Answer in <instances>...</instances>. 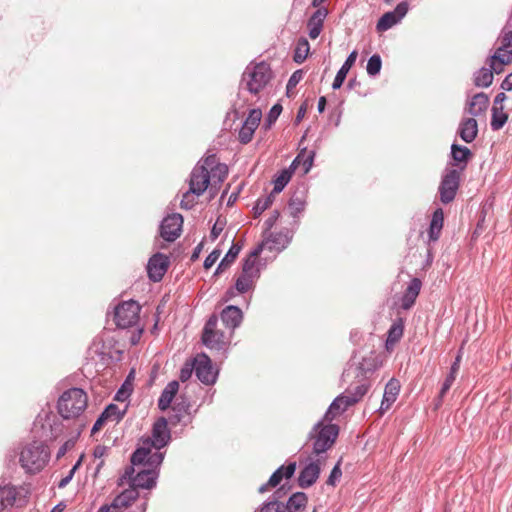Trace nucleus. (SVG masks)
<instances>
[{
  "label": "nucleus",
  "mask_w": 512,
  "mask_h": 512,
  "mask_svg": "<svg viewBox=\"0 0 512 512\" xmlns=\"http://www.w3.org/2000/svg\"><path fill=\"white\" fill-rule=\"evenodd\" d=\"M49 449L42 442H32L24 446L20 452L19 462L27 473H38L48 463Z\"/></svg>",
  "instance_id": "f257e3e1"
},
{
  "label": "nucleus",
  "mask_w": 512,
  "mask_h": 512,
  "mask_svg": "<svg viewBox=\"0 0 512 512\" xmlns=\"http://www.w3.org/2000/svg\"><path fill=\"white\" fill-rule=\"evenodd\" d=\"M87 394L80 388H71L65 391L58 400V412L65 418L80 416L87 407Z\"/></svg>",
  "instance_id": "f03ea898"
},
{
  "label": "nucleus",
  "mask_w": 512,
  "mask_h": 512,
  "mask_svg": "<svg viewBox=\"0 0 512 512\" xmlns=\"http://www.w3.org/2000/svg\"><path fill=\"white\" fill-rule=\"evenodd\" d=\"M338 434L339 427L331 424L330 421H324L323 418L310 433V438L313 440V454L317 457L323 456L322 454L334 445Z\"/></svg>",
  "instance_id": "7ed1b4c3"
},
{
  "label": "nucleus",
  "mask_w": 512,
  "mask_h": 512,
  "mask_svg": "<svg viewBox=\"0 0 512 512\" xmlns=\"http://www.w3.org/2000/svg\"><path fill=\"white\" fill-rule=\"evenodd\" d=\"M272 79L270 65L260 62L246 68L242 76V85L251 94L258 95Z\"/></svg>",
  "instance_id": "20e7f679"
},
{
  "label": "nucleus",
  "mask_w": 512,
  "mask_h": 512,
  "mask_svg": "<svg viewBox=\"0 0 512 512\" xmlns=\"http://www.w3.org/2000/svg\"><path fill=\"white\" fill-rule=\"evenodd\" d=\"M141 307L134 301H124L115 307L114 321L120 328H128L136 325L139 321Z\"/></svg>",
  "instance_id": "39448f33"
},
{
  "label": "nucleus",
  "mask_w": 512,
  "mask_h": 512,
  "mask_svg": "<svg viewBox=\"0 0 512 512\" xmlns=\"http://www.w3.org/2000/svg\"><path fill=\"white\" fill-rule=\"evenodd\" d=\"M217 316L212 315L205 324L202 334V342L210 349H222L225 344L224 334L217 330Z\"/></svg>",
  "instance_id": "423d86ee"
},
{
  "label": "nucleus",
  "mask_w": 512,
  "mask_h": 512,
  "mask_svg": "<svg viewBox=\"0 0 512 512\" xmlns=\"http://www.w3.org/2000/svg\"><path fill=\"white\" fill-rule=\"evenodd\" d=\"M290 241V232L287 230L286 232H278V233H270L265 236L264 240L261 244L258 245L251 252V257L257 259L259 254L263 249H268L269 251H281L284 249Z\"/></svg>",
  "instance_id": "0eeeda50"
},
{
  "label": "nucleus",
  "mask_w": 512,
  "mask_h": 512,
  "mask_svg": "<svg viewBox=\"0 0 512 512\" xmlns=\"http://www.w3.org/2000/svg\"><path fill=\"white\" fill-rule=\"evenodd\" d=\"M382 365V362L377 356L371 354L368 357H364L355 367L350 366L343 373V380L346 382L351 376L362 377L366 379L369 374H372Z\"/></svg>",
  "instance_id": "6e6552de"
},
{
  "label": "nucleus",
  "mask_w": 512,
  "mask_h": 512,
  "mask_svg": "<svg viewBox=\"0 0 512 512\" xmlns=\"http://www.w3.org/2000/svg\"><path fill=\"white\" fill-rule=\"evenodd\" d=\"M193 362L196 376L202 383L211 385L216 381L217 371L206 354H198Z\"/></svg>",
  "instance_id": "1a4fd4ad"
},
{
  "label": "nucleus",
  "mask_w": 512,
  "mask_h": 512,
  "mask_svg": "<svg viewBox=\"0 0 512 512\" xmlns=\"http://www.w3.org/2000/svg\"><path fill=\"white\" fill-rule=\"evenodd\" d=\"M324 463V456H319L315 460L310 458V462L300 471L298 477L299 486L301 488H308L312 486L317 481Z\"/></svg>",
  "instance_id": "9d476101"
},
{
  "label": "nucleus",
  "mask_w": 512,
  "mask_h": 512,
  "mask_svg": "<svg viewBox=\"0 0 512 512\" xmlns=\"http://www.w3.org/2000/svg\"><path fill=\"white\" fill-rule=\"evenodd\" d=\"M27 494L28 491L23 487H0V511L15 504L23 505L26 502Z\"/></svg>",
  "instance_id": "9b49d317"
},
{
  "label": "nucleus",
  "mask_w": 512,
  "mask_h": 512,
  "mask_svg": "<svg viewBox=\"0 0 512 512\" xmlns=\"http://www.w3.org/2000/svg\"><path fill=\"white\" fill-rule=\"evenodd\" d=\"M460 173L457 170L449 171L439 187L440 199L443 203L447 204L453 201L457 190L459 188Z\"/></svg>",
  "instance_id": "f8f14e48"
},
{
  "label": "nucleus",
  "mask_w": 512,
  "mask_h": 512,
  "mask_svg": "<svg viewBox=\"0 0 512 512\" xmlns=\"http://www.w3.org/2000/svg\"><path fill=\"white\" fill-rule=\"evenodd\" d=\"M206 171L210 174V185L212 188L220 185L228 174V167L225 164L219 163L216 155H208L203 159Z\"/></svg>",
  "instance_id": "ddd939ff"
},
{
  "label": "nucleus",
  "mask_w": 512,
  "mask_h": 512,
  "mask_svg": "<svg viewBox=\"0 0 512 512\" xmlns=\"http://www.w3.org/2000/svg\"><path fill=\"white\" fill-rule=\"evenodd\" d=\"M183 218L180 214L165 217L160 226L161 237L169 242L176 240L182 231Z\"/></svg>",
  "instance_id": "4468645a"
},
{
  "label": "nucleus",
  "mask_w": 512,
  "mask_h": 512,
  "mask_svg": "<svg viewBox=\"0 0 512 512\" xmlns=\"http://www.w3.org/2000/svg\"><path fill=\"white\" fill-rule=\"evenodd\" d=\"M256 259L249 257L245 260L242 268V273L236 280V289L240 293H245L252 288L254 278L257 275L258 270L255 267Z\"/></svg>",
  "instance_id": "2eb2a0df"
},
{
  "label": "nucleus",
  "mask_w": 512,
  "mask_h": 512,
  "mask_svg": "<svg viewBox=\"0 0 512 512\" xmlns=\"http://www.w3.org/2000/svg\"><path fill=\"white\" fill-rule=\"evenodd\" d=\"M210 185V174L206 171L204 163L194 167L190 175L189 186L196 195H202Z\"/></svg>",
  "instance_id": "dca6fc26"
},
{
  "label": "nucleus",
  "mask_w": 512,
  "mask_h": 512,
  "mask_svg": "<svg viewBox=\"0 0 512 512\" xmlns=\"http://www.w3.org/2000/svg\"><path fill=\"white\" fill-rule=\"evenodd\" d=\"M262 118V112L260 109H252L249 112L243 126L239 131V141L242 144H248L254 135L255 130L258 128Z\"/></svg>",
  "instance_id": "f3484780"
},
{
  "label": "nucleus",
  "mask_w": 512,
  "mask_h": 512,
  "mask_svg": "<svg viewBox=\"0 0 512 512\" xmlns=\"http://www.w3.org/2000/svg\"><path fill=\"white\" fill-rule=\"evenodd\" d=\"M149 445L156 449L163 448L170 439V432L168 430V423L164 417L159 418L153 425L152 436Z\"/></svg>",
  "instance_id": "a211bd4d"
},
{
  "label": "nucleus",
  "mask_w": 512,
  "mask_h": 512,
  "mask_svg": "<svg viewBox=\"0 0 512 512\" xmlns=\"http://www.w3.org/2000/svg\"><path fill=\"white\" fill-rule=\"evenodd\" d=\"M408 12L407 2L399 3L393 11L386 12L377 23V30L380 32L390 29L398 23Z\"/></svg>",
  "instance_id": "6ab92c4d"
},
{
  "label": "nucleus",
  "mask_w": 512,
  "mask_h": 512,
  "mask_svg": "<svg viewBox=\"0 0 512 512\" xmlns=\"http://www.w3.org/2000/svg\"><path fill=\"white\" fill-rule=\"evenodd\" d=\"M169 265L167 256L157 253L153 255L147 265L148 276L154 282L160 281L166 273Z\"/></svg>",
  "instance_id": "aec40b11"
},
{
  "label": "nucleus",
  "mask_w": 512,
  "mask_h": 512,
  "mask_svg": "<svg viewBox=\"0 0 512 512\" xmlns=\"http://www.w3.org/2000/svg\"><path fill=\"white\" fill-rule=\"evenodd\" d=\"M149 443L150 439H143L142 445L132 454L131 463L133 465L143 464L145 461L149 463H160L162 461L163 455L161 453L156 452L150 456L151 446Z\"/></svg>",
  "instance_id": "412c9836"
},
{
  "label": "nucleus",
  "mask_w": 512,
  "mask_h": 512,
  "mask_svg": "<svg viewBox=\"0 0 512 512\" xmlns=\"http://www.w3.org/2000/svg\"><path fill=\"white\" fill-rule=\"evenodd\" d=\"M401 385L398 379L391 378L385 386L383 399L381 401L379 412L384 414L395 403L400 393Z\"/></svg>",
  "instance_id": "4be33fe9"
},
{
  "label": "nucleus",
  "mask_w": 512,
  "mask_h": 512,
  "mask_svg": "<svg viewBox=\"0 0 512 512\" xmlns=\"http://www.w3.org/2000/svg\"><path fill=\"white\" fill-rule=\"evenodd\" d=\"M327 15L328 10L326 8H318L309 18L307 26L309 29V37L311 39H316L320 35Z\"/></svg>",
  "instance_id": "5701e85b"
},
{
  "label": "nucleus",
  "mask_w": 512,
  "mask_h": 512,
  "mask_svg": "<svg viewBox=\"0 0 512 512\" xmlns=\"http://www.w3.org/2000/svg\"><path fill=\"white\" fill-rule=\"evenodd\" d=\"M351 402L349 401L347 395L341 394L338 396L330 405L329 409L324 415V421H332L343 412L347 410L349 406H351Z\"/></svg>",
  "instance_id": "b1692460"
},
{
  "label": "nucleus",
  "mask_w": 512,
  "mask_h": 512,
  "mask_svg": "<svg viewBox=\"0 0 512 512\" xmlns=\"http://www.w3.org/2000/svg\"><path fill=\"white\" fill-rule=\"evenodd\" d=\"M421 286H422V283H421L420 279H418V278H413L410 281L408 287L406 288V290L404 292L402 300H401V307L404 310H408L414 305V303L420 293Z\"/></svg>",
  "instance_id": "393cba45"
},
{
  "label": "nucleus",
  "mask_w": 512,
  "mask_h": 512,
  "mask_svg": "<svg viewBox=\"0 0 512 512\" xmlns=\"http://www.w3.org/2000/svg\"><path fill=\"white\" fill-rule=\"evenodd\" d=\"M156 478L157 474L155 471L141 470L132 479L131 487H135L136 490H138V488L151 489L156 484Z\"/></svg>",
  "instance_id": "a878e982"
},
{
  "label": "nucleus",
  "mask_w": 512,
  "mask_h": 512,
  "mask_svg": "<svg viewBox=\"0 0 512 512\" xmlns=\"http://www.w3.org/2000/svg\"><path fill=\"white\" fill-rule=\"evenodd\" d=\"M489 105V97L481 92L475 94L468 103L467 112L473 117L484 114Z\"/></svg>",
  "instance_id": "bb28decb"
},
{
  "label": "nucleus",
  "mask_w": 512,
  "mask_h": 512,
  "mask_svg": "<svg viewBox=\"0 0 512 512\" xmlns=\"http://www.w3.org/2000/svg\"><path fill=\"white\" fill-rule=\"evenodd\" d=\"M139 497L138 490L135 487H129L121 492L113 499L114 506L121 512L122 510L130 507Z\"/></svg>",
  "instance_id": "cd10ccee"
},
{
  "label": "nucleus",
  "mask_w": 512,
  "mask_h": 512,
  "mask_svg": "<svg viewBox=\"0 0 512 512\" xmlns=\"http://www.w3.org/2000/svg\"><path fill=\"white\" fill-rule=\"evenodd\" d=\"M221 319L226 327L234 330L242 321V311L236 306H227L221 313Z\"/></svg>",
  "instance_id": "c85d7f7f"
},
{
  "label": "nucleus",
  "mask_w": 512,
  "mask_h": 512,
  "mask_svg": "<svg viewBox=\"0 0 512 512\" xmlns=\"http://www.w3.org/2000/svg\"><path fill=\"white\" fill-rule=\"evenodd\" d=\"M404 333V321L398 318L389 328L386 339V349L392 350L394 346L401 340Z\"/></svg>",
  "instance_id": "c756f323"
},
{
  "label": "nucleus",
  "mask_w": 512,
  "mask_h": 512,
  "mask_svg": "<svg viewBox=\"0 0 512 512\" xmlns=\"http://www.w3.org/2000/svg\"><path fill=\"white\" fill-rule=\"evenodd\" d=\"M478 134V125L475 118L464 119L459 128V135L463 141L470 143Z\"/></svg>",
  "instance_id": "7c9ffc66"
},
{
  "label": "nucleus",
  "mask_w": 512,
  "mask_h": 512,
  "mask_svg": "<svg viewBox=\"0 0 512 512\" xmlns=\"http://www.w3.org/2000/svg\"><path fill=\"white\" fill-rule=\"evenodd\" d=\"M357 55V51L351 52L350 55L347 57L346 61L344 62V64L342 65V67L340 68V70L337 72L332 84V88L334 90L339 89L342 86L349 70L356 62Z\"/></svg>",
  "instance_id": "2f4dec72"
},
{
  "label": "nucleus",
  "mask_w": 512,
  "mask_h": 512,
  "mask_svg": "<svg viewBox=\"0 0 512 512\" xmlns=\"http://www.w3.org/2000/svg\"><path fill=\"white\" fill-rule=\"evenodd\" d=\"M178 390L179 383L177 381H171L167 384L158 401V407L160 410L164 411L170 407V404L176 396Z\"/></svg>",
  "instance_id": "473e14b6"
},
{
  "label": "nucleus",
  "mask_w": 512,
  "mask_h": 512,
  "mask_svg": "<svg viewBox=\"0 0 512 512\" xmlns=\"http://www.w3.org/2000/svg\"><path fill=\"white\" fill-rule=\"evenodd\" d=\"M296 470V462H291L287 466L279 467L270 477L267 485L276 487L283 478H291Z\"/></svg>",
  "instance_id": "72a5a7b5"
},
{
  "label": "nucleus",
  "mask_w": 512,
  "mask_h": 512,
  "mask_svg": "<svg viewBox=\"0 0 512 512\" xmlns=\"http://www.w3.org/2000/svg\"><path fill=\"white\" fill-rule=\"evenodd\" d=\"M444 222V213L442 209H436L433 213L429 228V238L432 241L438 240Z\"/></svg>",
  "instance_id": "f704fd0d"
},
{
  "label": "nucleus",
  "mask_w": 512,
  "mask_h": 512,
  "mask_svg": "<svg viewBox=\"0 0 512 512\" xmlns=\"http://www.w3.org/2000/svg\"><path fill=\"white\" fill-rule=\"evenodd\" d=\"M308 502V498L303 492L294 493L285 506L286 512H299L303 510Z\"/></svg>",
  "instance_id": "c9c22d12"
},
{
  "label": "nucleus",
  "mask_w": 512,
  "mask_h": 512,
  "mask_svg": "<svg viewBox=\"0 0 512 512\" xmlns=\"http://www.w3.org/2000/svg\"><path fill=\"white\" fill-rule=\"evenodd\" d=\"M305 206L306 200L302 193L293 194L288 203L290 214L293 217H297L301 212H303Z\"/></svg>",
  "instance_id": "e433bc0d"
},
{
  "label": "nucleus",
  "mask_w": 512,
  "mask_h": 512,
  "mask_svg": "<svg viewBox=\"0 0 512 512\" xmlns=\"http://www.w3.org/2000/svg\"><path fill=\"white\" fill-rule=\"evenodd\" d=\"M508 120V114L503 106L492 107L491 127L493 130H500Z\"/></svg>",
  "instance_id": "4c0bfd02"
},
{
  "label": "nucleus",
  "mask_w": 512,
  "mask_h": 512,
  "mask_svg": "<svg viewBox=\"0 0 512 512\" xmlns=\"http://www.w3.org/2000/svg\"><path fill=\"white\" fill-rule=\"evenodd\" d=\"M368 390H369V384L367 382H363V383L357 385L356 387H354L353 389L348 388L344 392V395H347L351 404L354 405L355 403L359 402L364 397V395L368 392Z\"/></svg>",
  "instance_id": "58836bf2"
},
{
  "label": "nucleus",
  "mask_w": 512,
  "mask_h": 512,
  "mask_svg": "<svg viewBox=\"0 0 512 512\" xmlns=\"http://www.w3.org/2000/svg\"><path fill=\"white\" fill-rule=\"evenodd\" d=\"M309 50H310V45H309L308 40L305 38L299 39L297 42L296 48H295V53H294V58H293L294 61L298 64L303 63L309 54Z\"/></svg>",
  "instance_id": "ea45409f"
},
{
  "label": "nucleus",
  "mask_w": 512,
  "mask_h": 512,
  "mask_svg": "<svg viewBox=\"0 0 512 512\" xmlns=\"http://www.w3.org/2000/svg\"><path fill=\"white\" fill-rule=\"evenodd\" d=\"M493 82V73L490 68H481L475 76L474 83L478 87H489Z\"/></svg>",
  "instance_id": "a19ab883"
},
{
  "label": "nucleus",
  "mask_w": 512,
  "mask_h": 512,
  "mask_svg": "<svg viewBox=\"0 0 512 512\" xmlns=\"http://www.w3.org/2000/svg\"><path fill=\"white\" fill-rule=\"evenodd\" d=\"M240 249V246H238L237 244H233L229 249L228 253L225 255V257L218 265L216 272L219 273L227 269L231 265V263L234 262V260L236 259L237 255L240 252Z\"/></svg>",
  "instance_id": "79ce46f5"
},
{
  "label": "nucleus",
  "mask_w": 512,
  "mask_h": 512,
  "mask_svg": "<svg viewBox=\"0 0 512 512\" xmlns=\"http://www.w3.org/2000/svg\"><path fill=\"white\" fill-rule=\"evenodd\" d=\"M456 376H457V374L450 371L449 374L447 375V377L445 378V380L442 384L441 390L439 392V395H438L437 399L435 400V409H438L442 405L443 398L446 395V393L449 391V389L451 388L452 384L454 383Z\"/></svg>",
  "instance_id": "37998d69"
},
{
  "label": "nucleus",
  "mask_w": 512,
  "mask_h": 512,
  "mask_svg": "<svg viewBox=\"0 0 512 512\" xmlns=\"http://www.w3.org/2000/svg\"><path fill=\"white\" fill-rule=\"evenodd\" d=\"M452 157L453 160L457 163H466L467 160L471 157V151L467 147L453 144Z\"/></svg>",
  "instance_id": "c03bdc74"
},
{
  "label": "nucleus",
  "mask_w": 512,
  "mask_h": 512,
  "mask_svg": "<svg viewBox=\"0 0 512 512\" xmlns=\"http://www.w3.org/2000/svg\"><path fill=\"white\" fill-rule=\"evenodd\" d=\"M292 176V172L290 170H283L279 174V176L274 181V189L273 191L276 193L281 192L284 187L288 184Z\"/></svg>",
  "instance_id": "a18cd8bd"
},
{
  "label": "nucleus",
  "mask_w": 512,
  "mask_h": 512,
  "mask_svg": "<svg viewBox=\"0 0 512 512\" xmlns=\"http://www.w3.org/2000/svg\"><path fill=\"white\" fill-rule=\"evenodd\" d=\"M381 66H382L381 58L379 55L375 54V55L371 56L370 59L368 60L367 67H366L367 73L371 76H375L380 72Z\"/></svg>",
  "instance_id": "49530a36"
},
{
  "label": "nucleus",
  "mask_w": 512,
  "mask_h": 512,
  "mask_svg": "<svg viewBox=\"0 0 512 512\" xmlns=\"http://www.w3.org/2000/svg\"><path fill=\"white\" fill-rule=\"evenodd\" d=\"M493 59L501 61V63L510 64L512 62V49L499 47L494 55L492 56Z\"/></svg>",
  "instance_id": "de8ad7c7"
},
{
  "label": "nucleus",
  "mask_w": 512,
  "mask_h": 512,
  "mask_svg": "<svg viewBox=\"0 0 512 512\" xmlns=\"http://www.w3.org/2000/svg\"><path fill=\"white\" fill-rule=\"evenodd\" d=\"M282 112V106L280 104H275L269 111L268 116L265 120L264 127L266 130L270 129L271 126L275 123L277 118Z\"/></svg>",
  "instance_id": "09e8293b"
},
{
  "label": "nucleus",
  "mask_w": 512,
  "mask_h": 512,
  "mask_svg": "<svg viewBox=\"0 0 512 512\" xmlns=\"http://www.w3.org/2000/svg\"><path fill=\"white\" fill-rule=\"evenodd\" d=\"M200 195H196L191 191V188L189 187V190L183 194L182 200H181V207L184 209H191L196 203H197V197Z\"/></svg>",
  "instance_id": "8fccbe9b"
},
{
  "label": "nucleus",
  "mask_w": 512,
  "mask_h": 512,
  "mask_svg": "<svg viewBox=\"0 0 512 512\" xmlns=\"http://www.w3.org/2000/svg\"><path fill=\"white\" fill-rule=\"evenodd\" d=\"M303 78V71L297 70L295 71L289 78L287 83V95L290 97L293 94V90L296 88L297 84L302 80Z\"/></svg>",
  "instance_id": "3c124183"
},
{
  "label": "nucleus",
  "mask_w": 512,
  "mask_h": 512,
  "mask_svg": "<svg viewBox=\"0 0 512 512\" xmlns=\"http://www.w3.org/2000/svg\"><path fill=\"white\" fill-rule=\"evenodd\" d=\"M104 418H107L111 421H119L122 418V415L119 411L117 405L110 404L103 412Z\"/></svg>",
  "instance_id": "603ef678"
},
{
  "label": "nucleus",
  "mask_w": 512,
  "mask_h": 512,
  "mask_svg": "<svg viewBox=\"0 0 512 512\" xmlns=\"http://www.w3.org/2000/svg\"><path fill=\"white\" fill-rule=\"evenodd\" d=\"M261 512H286L285 506L278 502V501H272L266 503L262 508Z\"/></svg>",
  "instance_id": "864d4df0"
},
{
  "label": "nucleus",
  "mask_w": 512,
  "mask_h": 512,
  "mask_svg": "<svg viewBox=\"0 0 512 512\" xmlns=\"http://www.w3.org/2000/svg\"><path fill=\"white\" fill-rule=\"evenodd\" d=\"M194 370V362H186L180 371V380L185 382L190 379Z\"/></svg>",
  "instance_id": "5fc2aeb1"
},
{
  "label": "nucleus",
  "mask_w": 512,
  "mask_h": 512,
  "mask_svg": "<svg viewBox=\"0 0 512 512\" xmlns=\"http://www.w3.org/2000/svg\"><path fill=\"white\" fill-rule=\"evenodd\" d=\"M134 465L132 464V466H128L126 467L123 475L121 476V478L119 479V485L122 486L124 485L125 481H127L129 483V486L132 485V479L135 477L133 476L134 472H135V469L133 467Z\"/></svg>",
  "instance_id": "6e6d98bb"
},
{
  "label": "nucleus",
  "mask_w": 512,
  "mask_h": 512,
  "mask_svg": "<svg viewBox=\"0 0 512 512\" xmlns=\"http://www.w3.org/2000/svg\"><path fill=\"white\" fill-rule=\"evenodd\" d=\"M272 201L270 199V197H267L263 200H258L255 207H254V211H255V215H260L262 214L266 209H268L271 205Z\"/></svg>",
  "instance_id": "4d7b16f0"
},
{
  "label": "nucleus",
  "mask_w": 512,
  "mask_h": 512,
  "mask_svg": "<svg viewBox=\"0 0 512 512\" xmlns=\"http://www.w3.org/2000/svg\"><path fill=\"white\" fill-rule=\"evenodd\" d=\"M220 255H221V251H219V250L212 251L206 257V259L204 261V268L210 269L216 263V261L219 259Z\"/></svg>",
  "instance_id": "13d9d810"
},
{
  "label": "nucleus",
  "mask_w": 512,
  "mask_h": 512,
  "mask_svg": "<svg viewBox=\"0 0 512 512\" xmlns=\"http://www.w3.org/2000/svg\"><path fill=\"white\" fill-rule=\"evenodd\" d=\"M341 475H342V472H341V469H340V463H338L332 469V471H331V473H330V475L328 477L327 484L334 486L335 482L341 477Z\"/></svg>",
  "instance_id": "bf43d9fd"
},
{
  "label": "nucleus",
  "mask_w": 512,
  "mask_h": 512,
  "mask_svg": "<svg viewBox=\"0 0 512 512\" xmlns=\"http://www.w3.org/2000/svg\"><path fill=\"white\" fill-rule=\"evenodd\" d=\"M279 216H280V213L277 210H275L271 213L270 217L264 222L265 234L274 226V224L277 222Z\"/></svg>",
  "instance_id": "052dcab7"
},
{
  "label": "nucleus",
  "mask_w": 512,
  "mask_h": 512,
  "mask_svg": "<svg viewBox=\"0 0 512 512\" xmlns=\"http://www.w3.org/2000/svg\"><path fill=\"white\" fill-rule=\"evenodd\" d=\"M489 61V68L492 70V73L500 74L503 72L505 63H501V61L495 60L492 57Z\"/></svg>",
  "instance_id": "680f3d73"
},
{
  "label": "nucleus",
  "mask_w": 512,
  "mask_h": 512,
  "mask_svg": "<svg viewBox=\"0 0 512 512\" xmlns=\"http://www.w3.org/2000/svg\"><path fill=\"white\" fill-rule=\"evenodd\" d=\"M501 47L510 48L512 47V31H504L501 36Z\"/></svg>",
  "instance_id": "e2e57ef3"
},
{
  "label": "nucleus",
  "mask_w": 512,
  "mask_h": 512,
  "mask_svg": "<svg viewBox=\"0 0 512 512\" xmlns=\"http://www.w3.org/2000/svg\"><path fill=\"white\" fill-rule=\"evenodd\" d=\"M223 230V223L218 219L211 230V237L216 239Z\"/></svg>",
  "instance_id": "0e129e2a"
},
{
  "label": "nucleus",
  "mask_w": 512,
  "mask_h": 512,
  "mask_svg": "<svg viewBox=\"0 0 512 512\" xmlns=\"http://www.w3.org/2000/svg\"><path fill=\"white\" fill-rule=\"evenodd\" d=\"M75 442L73 440L66 441L63 446L58 451V457L65 455V453L70 450L74 446Z\"/></svg>",
  "instance_id": "69168bd1"
},
{
  "label": "nucleus",
  "mask_w": 512,
  "mask_h": 512,
  "mask_svg": "<svg viewBox=\"0 0 512 512\" xmlns=\"http://www.w3.org/2000/svg\"><path fill=\"white\" fill-rule=\"evenodd\" d=\"M97 512H120L114 503L102 505Z\"/></svg>",
  "instance_id": "338daca9"
},
{
  "label": "nucleus",
  "mask_w": 512,
  "mask_h": 512,
  "mask_svg": "<svg viewBox=\"0 0 512 512\" xmlns=\"http://www.w3.org/2000/svg\"><path fill=\"white\" fill-rule=\"evenodd\" d=\"M501 88L507 91L512 90V73H510L501 84Z\"/></svg>",
  "instance_id": "774afa93"
}]
</instances>
